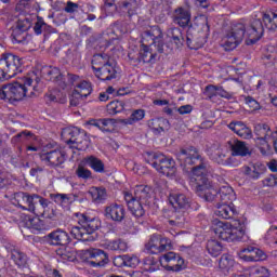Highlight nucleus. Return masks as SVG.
<instances>
[{
    "label": "nucleus",
    "instance_id": "obj_1",
    "mask_svg": "<svg viewBox=\"0 0 277 277\" xmlns=\"http://www.w3.org/2000/svg\"><path fill=\"white\" fill-rule=\"evenodd\" d=\"M176 159L183 170L186 172H193V179L196 183V194L199 198H203L206 202H213L220 194L221 201L217 203V209L225 207V209H235V203H233V187L226 185L222 186L220 189L216 188L213 182L209 181L207 177V160L198 148L189 146L187 148H181L176 153Z\"/></svg>",
    "mask_w": 277,
    "mask_h": 277
},
{
    "label": "nucleus",
    "instance_id": "obj_2",
    "mask_svg": "<svg viewBox=\"0 0 277 277\" xmlns=\"http://www.w3.org/2000/svg\"><path fill=\"white\" fill-rule=\"evenodd\" d=\"M264 31L265 28H263V22H261V19H253L249 27L243 23H234L224 38L225 49L226 51L237 49V47L243 42L246 36L248 38L246 44H256L263 37Z\"/></svg>",
    "mask_w": 277,
    "mask_h": 277
},
{
    "label": "nucleus",
    "instance_id": "obj_3",
    "mask_svg": "<svg viewBox=\"0 0 277 277\" xmlns=\"http://www.w3.org/2000/svg\"><path fill=\"white\" fill-rule=\"evenodd\" d=\"M128 209H144L153 207V187L148 185H136L134 195L130 192H123Z\"/></svg>",
    "mask_w": 277,
    "mask_h": 277
},
{
    "label": "nucleus",
    "instance_id": "obj_4",
    "mask_svg": "<svg viewBox=\"0 0 277 277\" xmlns=\"http://www.w3.org/2000/svg\"><path fill=\"white\" fill-rule=\"evenodd\" d=\"M28 211L35 216H31V214H26L24 221L22 222V226H24V228L32 230V233L42 230V226H44L43 220H52L53 222H55V220L60 219V213H57V210L54 209H28Z\"/></svg>",
    "mask_w": 277,
    "mask_h": 277
},
{
    "label": "nucleus",
    "instance_id": "obj_5",
    "mask_svg": "<svg viewBox=\"0 0 277 277\" xmlns=\"http://www.w3.org/2000/svg\"><path fill=\"white\" fill-rule=\"evenodd\" d=\"M145 161L153 166L157 172L163 174V176H174L176 174V161L166 157L163 154L147 151L145 154Z\"/></svg>",
    "mask_w": 277,
    "mask_h": 277
},
{
    "label": "nucleus",
    "instance_id": "obj_6",
    "mask_svg": "<svg viewBox=\"0 0 277 277\" xmlns=\"http://www.w3.org/2000/svg\"><path fill=\"white\" fill-rule=\"evenodd\" d=\"M210 233H213L215 237L222 239L223 241H241L246 235V230L239 229L233 226L230 223H224L219 220H214L210 227Z\"/></svg>",
    "mask_w": 277,
    "mask_h": 277
},
{
    "label": "nucleus",
    "instance_id": "obj_7",
    "mask_svg": "<svg viewBox=\"0 0 277 277\" xmlns=\"http://www.w3.org/2000/svg\"><path fill=\"white\" fill-rule=\"evenodd\" d=\"M23 72V58L12 53L2 54L0 58V81L12 79Z\"/></svg>",
    "mask_w": 277,
    "mask_h": 277
},
{
    "label": "nucleus",
    "instance_id": "obj_8",
    "mask_svg": "<svg viewBox=\"0 0 277 277\" xmlns=\"http://www.w3.org/2000/svg\"><path fill=\"white\" fill-rule=\"evenodd\" d=\"M207 36H209V24L207 21L201 26H190L186 32V44L188 49H202L207 44Z\"/></svg>",
    "mask_w": 277,
    "mask_h": 277
},
{
    "label": "nucleus",
    "instance_id": "obj_9",
    "mask_svg": "<svg viewBox=\"0 0 277 277\" xmlns=\"http://www.w3.org/2000/svg\"><path fill=\"white\" fill-rule=\"evenodd\" d=\"M31 78L24 77L19 81L9 83L8 85V101H23L25 96H31L36 87L32 85Z\"/></svg>",
    "mask_w": 277,
    "mask_h": 277
},
{
    "label": "nucleus",
    "instance_id": "obj_10",
    "mask_svg": "<svg viewBox=\"0 0 277 277\" xmlns=\"http://www.w3.org/2000/svg\"><path fill=\"white\" fill-rule=\"evenodd\" d=\"M82 261H87L91 267H105L109 263V256L101 249L90 248L81 251Z\"/></svg>",
    "mask_w": 277,
    "mask_h": 277
},
{
    "label": "nucleus",
    "instance_id": "obj_11",
    "mask_svg": "<svg viewBox=\"0 0 277 277\" xmlns=\"http://www.w3.org/2000/svg\"><path fill=\"white\" fill-rule=\"evenodd\" d=\"M143 47H156L158 53H164L163 51V32L159 26H153L150 29L145 30L142 34Z\"/></svg>",
    "mask_w": 277,
    "mask_h": 277
},
{
    "label": "nucleus",
    "instance_id": "obj_12",
    "mask_svg": "<svg viewBox=\"0 0 277 277\" xmlns=\"http://www.w3.org/2000/svg\"><path fill=\"white\" fill-rule=\"evenodd\" d=\"M159 262L167 272H183L185 269V260L172 251L160 256Z\"/></svg>",
    "mask_w": 277,
    "mask_h": 277
},
{
    "label": "nucleus",
    "instance_id": "obj_13",
    "mask_svg": "<svg viewBox=\"0 0 277 277\" xmlns=\"http://www.w3.org/2000/svg\"><path fill=\"white\" fill-rule=\"evenodd\" d=\"M208 155L211 161L217 163V166H233V158H226V151L220 143H214L208 147Z\"/></svg>",
    "mask_w": 277,
    "mask_h": 277
},
{
    "label": "nucleus",
    "instance_id": "obj_14",
    "mask_svg": "<svg viewBox=\"0 0 277 277\" xmlns=\"http://www.w3.org/2000/svg\"><path fill=\"white\" fill-rule=\"evenodd\" d=\"M40 159L45 162L49 168H60L66 161V151L52 149L48 153L40 154Z\"/></svg>",
    "mask_w": 277,
    "mask_h": 277
},
{
    "label": "nucleus",
    "instance_id": "obj_15",
    "mask_svg": "<svg viewBox=\"0 0 277 277\" xmlns=\"http://www.w3.org/2000/svg\"><path fill=\"white\" fill-rule=\"evenodd\" d=\"M168 248H170V239L157 234H154L145 245V249L149 254H160V252H166Z\"/></svg>",
    "mask_w": 277,
    "mask_h": 277
},
{
    "label": "nucleus",
    "instance_id": "obj_16",
    "mask_svg": "<svg viewBox=\"0 0 277 277\" xmlns=\"http://www.w3.org/2000/svg\"><path fill=\"white\" fill-rule=\"evenodd\" d=\"M67 144L70 148H77V150H84V148H88V146H90V137L88 136V132L81 129L74 130L71 132V137L67 141Z\"/></svg>",
    "mask_w": 277,
    "mask_h": 277
},
{
    "label": "nucleus",
    "instance_id": "obj_17",
    "mask_svg": "<svg viewBox=\"0 0 277 277\" xmlns=\"http://www.w3.org/2000/svg\"><path fill=\"white\" fill-rule=\"evenodd\" d=\"M238 254L240 259H242V261H247V263H256L267 259V254H265L263 250L251 246L242 248Z\"/></svg>",
    "mask_w": 277,
    "mask_h": 277
},
{
    "label": "nucleus",
    "instance_id": "obj_18",
    "mask_svg": "<svg viewBox=\"0 0 277 277\" xmlns=\"http://www.w3.org/2000/svg\"><path fill=\"white\" fill-rule=\"evenodd\" d=\"M95 77L101 81H111L116 79L118 71L116 70V65L114 63H105L104 66L96 67L92 66Z\"/></svg>",
    "mask_w": 277,
    "mask_h": 277
},
{
    "label": "nucleus",
    "instance_id": "obj_19",
    "mask_svg": "<svg viewBox=\"0 0 277 277\" xmlns=\"http://www.w3.org/2000/svg\"><path fill=\"white\" fill-rule=\"evenodd\" d=\"M172 18L173 23L179 25V27H183V29H185V27H194V25H192V13L183 6H179L173 11Z\"/></svg>",
    "mask_w": 277,
    "mask_h": 277
},
{
    "label": "nucleus",
    "instance_id": "obj_20",
    "mask_svg": "<svg viewBox=\"0 0 277 277\" xmlns=\"http://www.w3.org/2000/svg\"><path fill=\"white\" fill-rule=\"evenodd\" d=\"M77 216L79 217V224L84 226L87 235L94 237V233L101 228V220L91 217L88 213L77 214ZM95 237H97V235H95Z\"/></svg>",
    "mask_w": 277,
    "mask_h": 277
},
{
    "label": "nucleus",
    "instance_id": "obj_21",
    "mask_svg": "<svg viewBox=\"0 0 277 277\" xmlns=\"http://www.w3.org/2000/svg\"><path fill=\"white\" fill-rule=\"evenodd\" d=\"M44 77L47 81H53V83H56L61 90H66V88H68V82H66V75L62 74L57 67H49L45 69Z\"/></svg>",
    "mask_w": 277,
    "mask_h": 277
},
{
    "label": "nucleus",
    "instance_id": "obj_22",
    "mask_svg": "<svg viewBox=\"0 0 277 277\" xmlns=\"http://www.w3.org/2000/svg\"><path fill=\"white\" fill-rule=\"evenodd\" d=\"M6 250L11 254V261L18 267L19 269H25L27 267V254H25L21 249H18L14 245H6Z\"/></svg>",
    "mask_w": 277,
    "mask_h": 277
},
{
    "label": "nucleus",
    "instance_id": "obj_23",
    "mask_svg": "<svg viewBox=\"0 0 277 277\" xmlns=\"http://www.w3.org/2000/svg\"><path fill=\"white\" fill-rule=\"evenodd\" d=\"M50 246H68L70 243V236L63 229H56L47 236Z\"/></svg>",
    "mask_w": 277,
    "mask_h": 277
},
{
    "label": "nucleus",
    "instance_id": "obj_24",
    "mask_svg": "<svg viewBox=\"0 0 277 277\" xmlns=\"http://www.w3.org/2000/svg\"><path fill=\"white\" fill-rule=\"evenodd\" d=\"M229 148L232 150L233 157H248V155H252V151L250 150V146H248V143L243 141H239L237 138H234L233 142H228Z\"/></svg>",
    "mask_w": 277,
    "mask_h": 277
},
{
    "label": "nucleus",
    "instance_id": "obj_25",
    "mask_svg": "<svg viewBox=\"0 0 277 277\" xmlns=\"http://www.w3.org/2000/svg\"><path fill=\"white\" fill-rule=\"evenodd\" d=\"M141 1L142 0H123L115 5V10L123 12V14H128V16H135Z\"/></svg>",
    "mask_w": 277,
    "mask_h": 277
},
{
    "label": "nucleus",
    "instance_id": "obj_26",
    "mask_svg": "<svg viewBox=\"0 0 277 277\" xmlns=\"http://www.w3.org/2000/svg\"><path fill=\"white\" fill-rule=\"evenodd\" d=\"M169 202L173 209H189L196 207L194 203H190L189 199L183 194L170 196Z\"/></svg>",
    "mask_w": 277,
    "mask_h": 277
},
{
    "label": "nucleus",
    "instance_id": "obj_27",
    "mask_svg": "<svg viewBox=\"0 0 277 277\" xmlns=\"http://www.w3.org/2000/svg\"><path fill=\"white\" fill-rule=\"evenodd\" d=\"M81 226H74L71 227L70 235L74 236V239H78V241H95L96 236H90L85 232V227L82 223H80Z\"/></svg>",
    "mask_w": 277,
    "mask_h": 277
},
{
    "label": "nucleus",
    "instance_id": "obj_28",
    "mask_svg": "<svg viewBox=\"0 0 277 277\" xmlns=\"http://www.w3.org/2000/svg\"><path fill=\"white\" fill-rule=\"evenodd\" d=\"M167 36L171 39V42L175 44L176 49H181L183 44H185V38L183 37V32H181V28L179 27L169 28Z\"/></svg>",
    "mask_w": 277,
    "mask_h": 277
},
{
    "label": "nucleus",
    "instance_id": "obj_29",
    "mask_svg": "<svg viewBox=\"0 0 277 277\" xmlns=\"http://www.w3.org/2000/svg\"><path fill=\"white\" fill-rule=\"evenodd\" d=\"M128 57L130 60H135V62H138V63L143 62V64H150V62H153L155 57H157V54H154L153 52H150L148 47L143 45V49L137 54L136 58L132 57L131 54H128Z\"/></svg>",
    "mask_w": 277,
    "mask_h": 277
},
{
    "label": "nucleus",
    "instance_id": "obj_30",
    "mask_svg": "<svg viewBox=\"0 0 277 277\" xmlns=\"http://www.w3.org/2000/svg\"><path fill=\"white\" fill-rule=\"evenodd\" d=\"M245 174L249 176V179L256 181L261 179L262 174H265V166L254 163L251 167H245Z\"/></svg>",
    "mask_w": 277,
    "mask_h": 277
},
{
    "label": "nucleus",
    "instance_id": "obj_31",
    "mask_svg": "<svg viewBox=\"0 0 277 277\" xmlns=\"http://www.w3.org/2000/svg\"><path fill=\"white\" fill-rule=\"evenodd\" d=\"M26 201L28 202L29 209H36L40 205L43 209L49 207V199L41 197L40 195H26Z\"/></svg>",
    "mask_w": 277,
    "mask_h": 277
},
{
    "label": "nucleus",
    "instance_id": "obj_32",
    "mask_svg": "<svg viewBox=\"0 0 277 277\" xmlns=\"http://www.w3.org/2000/svg\"><path fill=\"white\" fill-rule=\"evenodd\" d=\"M254 133L256 137H272V140H276L277 136V131L272 132V129L266 123H258L254 128Z\"/></svg>",
    "mask_w": 277,
    "mask_h": 277
},
{
    "label": "nucleus",
    "instance_id": "obj_33",
    "mask_svg": "<svg viewBox=\"0 0 277 277\" xmlns=\"http://www.w3.org/2000/svg\"><path fill=\"white\" fill-rule=\"evenodd\" d=\"M84 163L89 166V168L94 170V172H98L100 174H103V172H105V163H103V160L96 158L95 156L85 157Z\"/></svg>",
    "mask_w": 277,
    "mask_h": 277
},
{
    "label": "nucleus",
    "instance_id": "obj_34",
    "mask_svg": "<svg viewBox=\"0 0 277 277\" xmlns=\"http://www.w3.org/2000/svg\"><path fill=\"white\" fill-rule=\"evenodd\" d=\"M151 12L154 14H161L162 17H164L166 14H170V4L167 0H154L151 4Z\"/></svg>",
    "mask_w": 277,
    "mask_h": 277
},
{
    "label": "nucleus",
    "instance_id": "obj_35",
    "mask_svg": "<svg viewBox=\"0 0 277 277\" xmlns=\"http://www.w3.org/2000/svg\"><path fill=\"white\" fill-rule=\"evenodd\" d=\"M206 248L211 256H220L224 250L222 242L215 239L208 240Z\"/></svg>",
    "mask_w": 277,
    "mask_h": 277
},
{
    "label": "nucleus",
    "instance_id": "obj_36",
    "mask_svg": "<svg viewBox=\"0 0 277 277\" xmlns=\"http://www.w3.org/2000/svg\"><path fill=\"white\" fill-rule=\"evenodd\" d=\"M219 267L222 272H230L235 267V259L230 254H223L219 261Z\"/></svg>",
    "mask_w": 277,
    "mask_h": 277
},
{
    "label": "nucleus",
    "instance_id": "obj_37",
    "mask_svg": "<svg viewBox=\"0 0 277 277\" xmlns=\"http://www.w3.org/2000/svg\"><path fill=\"white\" fill-rule=\"evenodd\" d=\"M76 88L74 92L79 94L82 98H88V96L92 94V84L89 81L83 80L78 83Z\"/></svg>",
    "mask_w": 277,
    "mask_h": 277
},
{
    "label": "nucleus",
    "instance_id": "obj_38",
    "mask_svg": "<svg viewBox=\"0 0 277 277\" xmlns=\"http://www.w3.org/2000/svg\"><path fill=\"white\" fill-rule=\"evenodd\" d=\"M263 23L268 31H276L277 29V12L263 15Z\"/></svg>",
    "mask_w": 277,
    "mask_h": 277
},
{
    "label": "nucleus",
    "instance_id": "obj_39",
    "mask_svg": "<svg viewBox=\"0 0 277 277\" xmlns=\"http://www.w3.org/2000/svg\"><path fill=\"white\" fill-rule=\"evenodd\" d=\"M269 140H272V136L255 138V144H256L258 148H260V151L262 155H269V153L272 151V146L269 145Z\"/></svg>",
    "mask_w": 277,
    "mask_h": 277
},
{
    "label": "nucleus",
    "instance_id": "obj_40",
    "mask_svg": "<svg viewBox=\"0 0 277 277\" xmlns=\"http://www.w3.org/2000/svg\"><path fill=\"white\" fill-rule=\"evenodd\" d=\"M105 216L113 222H122L124 220V209H106Z\"/></svg>",
    "mask_w": 277,
    "mask_h": 277
},
{
    "label": "nucleus",
    "instance_id": "obj_41",
    "mask_svg": "<svg viewBox=\"0 0 277 277\" xmlns=\"http://www.w3.org/2000/svg\"><path fill=\"white\" fill-rule=\"evenodd\" d=\"M144 109H136L132 113L130 118L128 119H121L120 123L121 124H135V122H140V120H144Z\"/></svg>",
    "mask_w": 277,
    "mask_h": 277
},
{
    "label": "nucleus",
    "instance_id": "obj_42",
    "mask_svg": "<svg viewBox=\"0 0 277 277\" xmlns=\"http://www.w3.org/2000/svg\"><path fill=\"white\" fill-rule=\"evenodd\" d=\"M107 111L110 116H116L120 111H124V102L113 101L107 105Z\"/></svg>",
    "mask_w": 277,
    "mask_h": 277
},
{
    "label": "nucleus",
    "instance_id": "obj_43",
    "mask_svg": "<svg viewBox=\"0 0 277 277\" xmlns=\"http://www.w3.org/2000/svg\"><path fill=\"white\" fill-rule=\"evenodd\" d=\"M89 194L94 202H101L107 197V190H105L103 187H94L89 192Z\"/></svg>",
    "mask_w": 277,
    "mask_h": 277
},
{
    "label": "nucleus",
    "instance_id": "obj_44",
    "mask_svg": "<svg viewBox=\"0 0 277 277\" xmlns=\"http://www.w3.org/2000/svg\"><path fill=\"white\" fill-rule=\"evenodd\" d=\"M50 198L61 207H68L72 202L66 194H50Z\"/></svg>",
    "mask_w": 277,
    "mask_h": 277
},
{
    "label": "nucleus",
    "instance_id": "obj_45",
    "mask_svg": "<svg viewBox=\"0 0 277 277\" xmlns=\"http://www.w3.org/2000/svg\"><path fill=\"white\" fill-rule=\"evenodd\" d=\"M163 122H166L163 119H151L148 121V127L156 135H159V133H163L164 131L163 126H161Z\"/></svg>",
    "mask_w": 277,
    "mask_h": 277
},
{
    "label": "nucleus",
    "instance_id": "obj_46",
    "mask_svg": "<svg viewBox=\"0 0 277 277\" xmlns=\"http://www.w3.org/2000/svg\"><path fill=\"white\" fill-rule=\"evenodd\" d=\"M109 56L107 54H95L92 60V66L98 68L101 66H105V64H110Z\"/></svg>",
    "mask_w": 277,
    "mask_h": 277
},
{
    "label": "nucleus",
    "instance_id": "obj_47",
    "mask_svg": "<svg viewBox=\"0 0 277 277\" xmlns=\"http://www.w3.org/2000/svg\"><path fill=\"white\" fill-rule=\"evenodd\" d=\"M215 215L219 217H222L223 220H233L235 219V215H237V210L236 209H221L216 210Z\"/></svg>",
    "mask_w": 277,
    "mask_h": 277
},
{
    "label": "nucleus",
    "instance_id": "obj_48",
    "mask_svg": "<svg viewBox=\"0 0 277 277\" xmlns=\"http://www.w3.org/2000/svg\"><path fill=\"white\" fill-rule=\"evenodd\" d=\"M28 137H34V133L24 130L11 138V144H21V142H25Z\"/></svg>",
    "mask_w": 277,
    "mask_h": 277
},
{
    "label": "nucleus",
    "instance_id": "obj_49",
    "mask_svg": "<svg viewBox=\"0 0 277 277\" xmlns=\"http://www.w3.org/2000/svg\"><path fill=\"white\" fill-rule=\"evenodd\" d=\"M127 243L122 239L113 240L108 243V250L126 252Z\"/></svg>",
    "mask_w": 277,
    "mask_h": 277
},
{
    "label": "nucleus",
    "instance_id": "obj_50",
    "mask_svg": "<svg viewBox=\"0 0 277 277\" xmlns=\"http://www.w3.org/2000/svg\"><path fill=\"white\" fill-rule=\"evenodd\" d=\"M27 31L23 30H13L12 38L17 44H25L27 42Z\"/></svg>",
    "mask_w": 277,
    "mask_h": 277
},
{
    "label": "nucleus",
    "instance_id": "obj_51",
    "mask_svg": "<svg viewBox=\"0 0 277 277\" xmlns=\"http://www.w3.org/2000/svg\"><path fill=\"white\" fill-rule=\"evenodd\" d=\"M76 175L78 176V179H83L84 181H88V179H92V171L79 164L76 169Z\"/></svg>",
    "mask_w": 277,
    "mask_h": 277
},
{
    "label": "nucleus",
    "instance_id": "obj_52",
    "mask_svg": "<svg viewBox=\"0 0 277 277\" xmlns=\"http://www.w3.org/2000/svg\"><path fill=\"white\" fill-rule=\"evenodd\" d=\"M144 267L146 272H157L159 269V263L153 258H146L144 260Z\"/></svg>",
    "mask_w": 277,
    "mask_h": 277
},
{
    "label": "nucleus",
    "instance_id": "obj_53",
    "mask_svg": "<svg viewBox=\"0 0 277 277\" xmlns=\"http://www.w3.org/2000/svg\"><path fill=\"white\" fill-rule=\"evenodd\" d=\"M203 94L207 98H209V101H211V98L217 96V85L208 84L203 91Z\"/></svg>",
    "mask_w": 277,
    "mask_h": 277
},
{
    "label": "nucleus",
    "instance_id": "obj_54",
    "mask_svg": "<svg viewBox=\"0 0 277 277\" xmlns=\"http://www.w3.org/2000/svg\"><path fill=\"white\" fill-rule=\"evenodd\" d=\"M31 24L27 19H19L17 21L16 27L13 29L15 31H28Z\"/></svg>",
    "mask_w": 277,
    "mask_h": 277
},
{
    "label": "nucleus",
    "instance_id": "obj_55",
    "mask_svg": "<svg viewBox=\"0 0 277 277\" xmlns=\"http://www.w3.org/2000/svg\"><path fill=\"white\" fill-rule=\"evenodd\" d=\"M102 38L103 40H105L106 45L109 47V44H111L114 40H116V34L114 32V30L108 29L103 32Z\"/></svg>",
    "mask_w": 277,
    "mask_h": 277
},
{
    "label": "nucleus",
    "instance_id": "obj_56",
    "mask_svg": "<svg viewBox=\"0 0 277 277\" xmlns=\"http://www.w3.org/2000/svg\"><path fill=\"white\" fill-rule=\"evenodd\" d=\"M79 4L72 2V1H67L66 6L64 8V12L67 14H75L76 12H79Z\"/></svg>",
    "mask_w": 277,
    "mask_h": 277
},
{
    "label": "nucleus",
    "instance_id": "obj_57",
    "mask_svg": "<svg viewBox=\"0 0 277 277\" xmlns=\"http://www.w3.org/2000/svg\"><path fill=\"white\" fill-rule=\"evenodd\" d=\"M236 135H239V137H242V140H251L252 138V130L245 126L240 130H238V133Z\"/></svg>",
    "mask_w": 277,
    "mask_h": 277
},
{
    "label": "nucleus",
    "instance_id": "obj_58",
    "mask_svg": "<svg viewBox=\"0 0 277 277\" xmlns=\"http://www.w3.org/2000/svg\"><path fill=\"white\" fill-rule=\"evenodd\" d=\"M245 101L251 111H256V109H260L261 105L256 100H254L252 96L245 97Z\"/></svg>",
    "mask_w": 277,
    "mask_h": 277
},
{
    "label": "nucleus",
    "instance_id": "obj_59",
    "mask_svg": "<svg viewBox=\"0 0 277 277\" xmlns=\"http://www.w3.org/2000/svg\"><path fill=\"white\" fill-rule=\"evenodd\" d=\"M43 29H47V23H44V21H42V19H38L34 27L35 34L37 36H40V34H42Z\"/></svg>",
    "mask_w": 277,
    "mask_h": 277
},
{
    "label": "nucleus",
    "instance_id": "obj_60",
    "mask_svg": "<svg viewBox=\"0 0 277 277\" xmlns=\"http://www.w3.org/2000/svg\"><path fill=\"white\" fill-rule=\"evenodd\" d=\"M246 123L243 121H233L229 123V129L234 131V133H238L241 129H243Z\"/></svg>",
    "mask_w": 277,
    "mask_h": 277
},
{
    "label": "nucleus",
    "instance_id": "obj_61",
    "mask_svg": "<svg viewBox=\"0 0 277 277\" xmlns=\"http://www.w3.org/2000/svg\"><path fill=\"white\" fill-rule=\"evenodd\" d=\"M124 261H126V267H136L137 266V258H133L130 255H124Z\"/></svg>",
    "mask_w": 277,
    "mask_h": 277
},
{
    "label": "nucleus",
    "instance_id": "obj_62",
    "mask_svg": "<svg viewBox=\"0 0 277 277\" xmlns=\"http://www.w3.org/2000/svg\"><path fill=\"white\" fill-rule=\"evenodd\" d=\"M276 183H277L276 173L271 174L268 177L263 180V185H266L267 187H274Z\"/></svg>",
    "mask_w": 277,
    "mask_h": 277
},
{
    "label": "nucleus",
    "instance_id": "obj_63",
    "mask_svg": "<svg viewBox=\"0 0 277 277\" xmlns=\"http://www.w3.org/2000/svg\"><path fill=\"white\" fill-rule=\"evenodd\" d=\"M109 124H114V119H101V128L100 130L103 132H109Z\"/></svg>",
    "mask_w": 277,
    "mask_h": 277
},
{
    "label": "nucleus",
    "instance_id": "obj_64",
    "mask_svg": "<svg viewBox=\"0 0 277 277\" xmlns=\"http://www.w3.org/2000/svg\"><path fill=\"white\" fill-rule=\"evenodd\" d=\"M65 77L67 85H75L79 81V76L75 74H67Z\"/></svg>",
    "mask_w": 277,
    "mask_h": 277
}]
</instances>
